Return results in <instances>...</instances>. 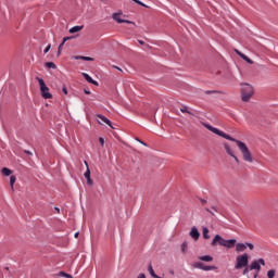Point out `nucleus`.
<instances>
[{
    "instance_id": "obj_1",
    "label": "nucleus",
    "mask_w": 278,
    "mask_h": 278,
    "mask_svg": "<svg viewBox=\"0 0 278 278\" xmlns=\"http://www.w3.org/2000/svg\"><path fill=\"white\" fill-rule=\"evenodd\" d=\"M203 127H205V129H208V131H212L213 134H216V136H220L222 138H225L226 140H230L231 142H236L239 151H241V153H242L244 162H249V164H252L253 154L251 153V150H249V147H247V143L232 138L231 136L225 134L223 130H219L218 128H215L210 124L203 123Z\"/></svg>"
},
{
    "instance_id": "obj_2",
    "label": "nucleus",
    "mask_w": 278,
    "mask_h": 278,
    "mask_svg": "<svg viewBox=\"0 0 278 278\" xmlns=\"http://www.w3.org/2000/svg\"><path fill=\"white\" fill-rule=\"evenodd\" d=\"M253 94H255V88H253V85L242 83L241 101H243V103H249V101H251V99L253 98Z\"/></svg>"
},
{
    "instance_id": "obj_3",
    "label": "nucleus",
    "mask_w": 278,
    "mask_h": 278,
    "mask_svg": "<svg viewBox=\"0 0 278 278\" xmlns=\"http://www.w3.org/2000/svg\"><path fill=\"white\" fill-rule=\"evenodd\" d=\"M36 79L39 84L41 97L43 99H53V94H51V92H49V87H47V84H45V80L40 77H37Z\"/></svg>"
},
{
    "instance_id": "obj_4",
    "label": "nucleus",
    "mask_w": 278,
    "mask_h": 278,
    "mask_svg": "<svg viewBox=\"0 0 278 278\" xmlns=\"http://www.w3.org/2000/svg\"><path fill=\"white\" fill-rule=\"evenodd\" d=\"M236 262L237 264L235 268L237 270H240V268H245V266H249V254L244 253L242 255L237 256Z\"/></svg>"
},
{
    "instance_id": "obj_5",
    "label": "nucleus",
    "mask_w": 278,
    "mask_h": 278,
    "mask_svg": "<svg viewBox=\"0 0 278 278\" xmlns=\"http://www.w3.org/2000/svg\"><path fill=\"white\" fill-rule=\"evenodd\" d=\"M247 247L250 249V251H253V249H255V247L253 245V243H237L236 244V251L237 253H242L244 251H247Z\"/></svg>"
},
{
    "instance_id": "obj_6",
    "label": "nucleus",
    "mask_w": 278,
    "mask_h": 278,
    "mask_svg": "<svg viewBox=\"0 0 278 278\" xmlns=\"http://www.w3.org/2000/svg\"><path fill=\"white\" fill-rule=\"evenodd\" d=\"M121 16H123V13H113L112 18L113 21H116V23H127L128 25H136V23L129 20H123L121 18Z\"/></svg>"
},
{
    "instance_id": "obj_7",
    "label": "nucleus",
    "mask_w": 278,
    "mask_h": 278,
    "mask_svg": "<svg viewBox=\"0 0 278 278\" xmlns=\"http://www.w3.org/2000/svg\"><path fill=\"white\" fill-rule=\"evenodd\" d=\"M211 247H225V239L220 235H216L211 242Z\"/></svg>"
},
{
    "instance_id": "obj_8",
    "label": "nucleus",
    "mask_w": 278,
    "mask_h": 278,
    "mask_svg": "<svg viewBox=\"0 0 278 278\" xmlns=\"http://www.w3.org/2000/svg\"><path fill=\"white\" fill-rule=\"evenodd\" d=\"M224 149L226 153L230 155V157H233L237 164H240V160L238 159V156H236V154L233 153V150L231 149V147H229V143H224Z\"/></svg>"
},
{
    "instance_id": "obj_9",
    "label": "nucleus",
    "mask_w": 278,
    "mask_h": 278,
    "mask_svg": "<svg viewBox=\"0 0 278 278\" xmlns=\"http://www.w3.org/2000/svg\"><path fill=\"white\" fill-rule=\"evenodd\" d=\"M193 268H200V270H214V266H205L203 263L201 262H197L193 264Z\"/></svg>"
},
{
    "instance_id": "obj_10",
    "label": "nucleus",
    "mask_w": 278,
    "mask_h": 278,
    "mask_svg": "<svg viewBox=\"0 0 278 278\" xmlns=\"http://www.w3.org/2000/svg\"><path fill=\"white\" fill-rule=\"evenodd\" d=\"M189 236L197 242V240L201 238V232H199V229H197V227H192Z\"/></svg>"
},
{
    "instance_id": "obj_11",
    "label": "nucleus",
    "mask_w": 278,
    "mask_h": 278,
    "mask_svg": "<svg viewBox=\"0 0 278 278\" xmlns=\"http://www.w3.org/2000/svg\"><path fill=\"white\" fill-rule=\"evenodd\" d=\"M236 239H229V240H227V239H225V241H224V247H225V249H233V247H236Z\"/></svg>"
},
{
    "instance_id": "obj_12",
    "label": "nucleus",
    "mask_w": 278,
    "mask_h": 278,
    "mask_svg": "<svg viewBox=\"0 0 278 278\" xmlns=\"http://www.w3.org/2000/svg\"><path fill=\"white\" fill-rule=\"evenodd\" d=\"M97 118L102 121V123H105V125H109V127H111V129H114V126H112V122L108 117H105L104 115L98 114Z\"/></svg>"
},
{
    "instance_id": "obj_13",
    "label": "nucleus",
    "mask_w": 278,
    "mask_h": 278,
    "mask_svg": "<svg viewBox=\"0 0 278 278\" xmlns=\"http://www.w3.org/2000/svg\"><path fill=\"white\" fill-rule=\"evenodd\" d=\"M83 77L86 79V81H88L89 84H92L93 86H99V83L94 79H92V77H90V75L83 73Z\"/></svg>"
},
{
    "instance_id": "obj_14",
    "label": "nucleus",
    "mask_w": 278,
    "mask_h": 278,
    "mask_svg": "<svg viewBox=\"0 0 278 278\" xmlns=\"http://www.w3.org/2000/svg\"><path fill=\"white\" fill-rule=\"evenodd\" d=\"M262 267L260 266L258 261H253L250 265V270H260Z\"/></svg>"
},
{
    "instance_id": "obj_15",
    "label": "nucleus",
    "mask_w": 278,
    "mask_h": 278,
    "mask_svg": "<svg viewBox=\"0 0 278 278\" xmlns=\"http://www.w3.org/2000/svg\"><path fill=\"white\" fill-rule=\"evenodd\" d=\"M199 260L201 262H214V257H212L211 255L199 256Z\"/></svg>"
},
{
    "instance_id": "obj_16",
    "label": "nucleus",
    "mask_w": 278,
    "mask_h": 278,
    "mask_svg": "<svg viewBox=\"0 0 278 278\" xmlns=\"http://www.w3.org/2000/svg\"><path fill=\"white\" fill-rule=\"evenodd\" d=\"M204 240H210V229L207 227H203L202 229Z\"/></svg>"
},
{
    "instance_id": "obj_17",
    "label": "nucleus",
    "mask_w": 278,
    "mask_h": 278,
    "mask_svg": "<svg viewBox=\"0 0 278 278\" xmlns=\"http://www.w3.org/2000/svg\"><path fill=\"white\" fill-rule=\"evenodd\" d=\"M148 271L150 273L151 277L153 278H161L160 276L155 275V270H153V265L148 266Z\"/></svg>"
},
{
    "instance_id": "obj_18",
    "label": "nucleus",
    "mask_w": 278,
    "mask_h": 278,
    "mask_svg": "<svg viewBox=\"0 0 278 278\" xmlns=\"http://www.w3.org/2000/svg\"><path fill=\"white\" fill-rule=\"evenodd\" d=\"M84 29V26H74L70 29V34H77V31H81Z\"/></svg>"
},
{
    "instance_id": "obj_19",
    "label": "nucleus",
    "mask_w": 278,
    "mask_h": 278,
    "mask_svg": "<svg viewBox=\"0 0 278 278\" xmlns=\"http://www.w3.org/2000/svg\"><path fill=\"white\" fill-rule=\"evenodd\" d=\"M2 175H4V177H10V175H12V170L8 167L2 168Z\"/></svg>"
},
{
    "instance_id": "obj_20",
    "label": "nucleus",
    "mask_w": 278,
    "mask_h": 278,
    "mask_svg": "<svg viewBox=\"0 0 278 278\" xmlns=\"http://www.w3.org/2000/svg\"><path fill=\"white\" fill-rule=\"evenodd\" d=\"M85 165L87 167V170L85 172V178L89 179L90 178V167L88 166V161H85Z\"/></svg>"
},
{
    "instance_id": "obj_21",
    "label": "nucleus",
    "mask_w": 278,
    "mask_h": 278,
    "mask_svg": "<svg viewBox=\"0 0 278 278\" xmlns=\"http://www.w3.org/2000/svg\"><path fill=\"white\" fill-rule=\"evenodd\" d=\"M76 60H85V62H92L94 59L90 56H76Z\"/></svg>"
},
{
    "instance_id": "obj_22",
    "label": "nucleus",
    "mask_w": 278,
    "mask_h": 278,
    "mask_svg": "<svg viewBox=\"0 0 278 278\" xmlns=\"http://www.w3.org/2000/svg\"><path fill=\"white\" fill-rule=\"evenodd\" d=\"M14 184H16V176H11L10 177V186L12 190H14Z\"/></svg>"
},
{
    "instance_id": "obj_23",
    "label": "nucleus",
    "mask_w": 278,
    "mask_h": 278,
    "mask_svg": "<svg viewBox=\"0 0 278 278\" xmlns=\"http://www.w3.org/2000/svg\"><path fill=\"white\" fill-rule=\"evenodd\" d=\"M45 66H46L47 68H58V66H55V63H53V62H47V63L45 64Z\"/></svg>"
},
{
    "instance_id": "obj_24",
    "label": "nucleus",
    "mask_w": 278,
    "mask_h": 278,
    "mask_svg": "<svg viewBox=\"0 0 278 278\" xmlns=\"http://www.w3.org/2000/svg\"><path fill=\"white\" fill-rule=\"evenodd\" d=\"M181 252H182V253H187V252H188V242H184V243L181 244Z\"/></svg>"
},
{
    "instance_id": "obj_25",
    "label": "nucleus",
    "mask_w": 278,
    "mask_h": 278,
    "mask_svg": "<svg viewBox=\"0 0 278 278\" xmlns=\"http://www.w3.org/2000/svg\"><path fill=\"white\" fill-rule=\"evenodd\" d=\"M59 277H66V278H73V276L71 274H66L64 271H60L59 273Z\"/></svg>"
},
{
    "instance_id": "obj_26",
    "label": "nucleus",
    "mask_w": 278,
    "mask_h": 278,
    "mask_svg": "<svg viewBox=\"0 0 278 278\" xmlns=\"http://www.w3.org/2000/svg\"><path fill=\"white\" fill-rule=\"evenodd\" d=\"M242 60H244L245 62H248V64H253V60L249 59V56H247L245 54L244 55H241Z\"/></svg>"
},
{
    "instance_id": "obj_27",
    "label": "nucleus",
    "mask_w": 278,
    "mask_h": 278,
    "mask_svg": "<svg viewBox=\"0 0 278 278\" xmlns=\"http://www.w3.org/2000/svg\"><path fill=\"white\" fill-rule=\"evenodd\" d=\"M180 112H182V114H192V112L188 111V106H182Z\"/></svg>"
},
{
    "instance_id": "obj_28",
    "label": "nucleus",
    "mask_w": 278,
    "mask_h": 278,
    "mask_svg": "<svg viewBox=\"0 0 278 278\" xmlns=\"http://www.w3.org/2000/svg\"><path fill=\"white\" fill-rule=\"evenodd\" d=\"M267 277L268 278H275V269L268 270Z\"/></svg>"
},
{
    "instance_id": "obj_29",
    "label": "nucleus",
    "mask_w": 278,
    "mask_h": 278,
    "mask_svg": "<svg viewBox=\"0 0 278 278\" xmlns=\"http://www.w3.org/2000/svg\"><path fill=\"white\" fill-rule=\"evenodd\" d=\"M135 3H137L138 5H142V8H147V5L142 2H140V0H132Z\"/></svg>"
},
{
    "instance_id": "obj_30",
    "label": "nucleus",
    "mask_w": 278,
    "mask_h": 278,
    "mask_svg": "<svg viewBox=\"0 0 278 278\" xmlns=\"http://www.w3.org/2000/svg\"><path fill=\"white\" fill-rule=\"evenodd\" d=\"M67 40H73V37H65V38H63L62 45H66Z\"/></svg>"
},
{
    "instance_id": "obj_31",
    "label": "nucleus",
    "mask_w": 278,
    "mask_h": 278,
    "mask_svg": "<svg viewBox=\"0 0 278 278\" xmlns=\"http://www.w3.org/2000/svg\"><path fill=\"white\" fill-rule=\"evenodd\" d=\"M64 47V43H61L59 46V50H58V55H61L62 54V48Z\"/></svg>"
},
{
    "instance_id": "obj_32",
    "label": "nucleus",
    "mask_w": 278,
    "mask_h": 278,
    "mask_svg": "<svg viewBox=\"0 0 278 278\" xmlns=\"http://www.w3.org/2000/svg\"><path fill=\"white\" fill-rule=\"evenodd\" d=\"M51 50V45H48L47 48L43 50V53H49Z\"/></svg>"
},
{
    "instance_id": "obj_33",
    "label": "nucleus",
    "mask_w": 278,
    "mask_h": 278,
    "mask_svg": "<svg viewBox=\"0 0 278 278\" xmlns=\"http://www.w3.org/2000/svg\"><path fill=\"white\" fill-rule=\"evenodd\" d=\"M62 92H64V94H68V89L66 88V86H63Z\"/></svg>"
},
{
    "instance_id": "obj_34",
    "label": "nucleus",
    "mask_w": 278,
    "mask_h": 278,
    "mask_svg": "<svg viewBox=\"0 0 278 278\" xmlns=\"http://www.w3.org/2000/svg\"><path fill=\"white\" fill-rule=\"evenodd\" d=\"M92 184H93L92 178H90V177L87 178V185H88V186H92Z\"/></svg>"
},
{
    "instance_id": "obj_35",
    "label": "nucleus",
    "mask_w": 278,
    "mask_h": 278,
    "mask_svg": "<svg viewBox=\"0 0 278 278\" xmlns=\"http://www.w3.org/2000/svg\"><path fill=\"white\" fill-rule=\"evenodd\" d=\"M257 262H258V265L262 264V266H266V263L264 262V258H260Z\"/></svg>"
},
{
    "instance_id": "obj_36",
    "label": "nucleus",
    "mask_w": 278,
    "mask_h": 278,
    "mask_svg": "<svg viewBox=\"0 0 278 278\" xmlns=\"http://www.w3.org/2000/svg\"><path fill=\"white\" fill-rule=\"evenodd\" d=\"M99 142H100V144L103 147V144H105V140L103 139V138H99Z\"/></svg>"
},
{
    "instance_id": "obj_37",
    "label": "nucleus",
    "mask_w": 278,
    "mask_h": 278,
    "mask_svg": "<svg viewBox=\"0 0 278 278\" xmlns=\"http://www.w3.org/2000/svg\"><path fill=\"white\" fill-rule=\"evenodd\" d=\"M249 270H251V267H245L243 270V275H247L249 273Z\"/></svg>"
},
{
    "instance_id": "obj_38",
    "label": "nucleus",
    "mask_w": 278,
    "mask_h": 278,
    "mask_svg": "<svg viewBox=\"0 0 278 278\" xmlns=\"http://www.w3.org/2000/svg\"><path fill=\"white\" fill-rule=\"evenodd\" d=\"M235 53H237V55H240L242 58V55H244L242 52H240L239 50H235Z\"/></svg>"
},
{
    "instance_id": "obj_39",
    "label": "nucleus",
    "mask_w": 278,
    "mask_h": 278,
    "mask_svg": "<svg viewBox=\"0 0 278 278\" xmlns=\"http://www.w3.org/2000/svg\"><path fill=\"white\" fill-rule=\"evenodd\" d=\"M137 278H147V275L144 274H139V276Z\"/></svg>"
},
{
    "instance_id": "obj_40",
    "label": "nucleus",
    "mask_w": 278,
    "mask_h": 278,
    "mask_svg": "<svg viewBox=\"0 0 278 278\" xmlns=\"http://www.w3.org/2000/svg\"><path fill=\"white\" fill-rule=\"evenodd\" d=\"M24 153H26V155H33V153L28 150H25Z\"/></svg>"
},
{
    "instance_id": "obj_41",
    "label": "nucleus",
    "mask_w": 278,
    "mask_h": 278,
    "mask_svg": "<svg viewBox=\"0 0 278 278\" xmlns=\"http://www.w3.org/2000/svg\"><path fill=\"white\" fill-rule=\"evenodd\" d=\"M201 203H202V205H205L207 203V200L201 199Z\"/></svg>"
},
{
    "instance_id": "obj_42",
    "label": "nucleus",
    "mask_w": 278,
    "mask_h": 278,
    "mask_svg": "<svg viewBox=\"0 0 278 278\" xmlns=\"http://www.w3.org/2000/svg\"><path fill=\"white\" fill-rule=\"evenodd\" d=\"M206 212H208V214H212V216H214V212H212L210 208H206Z\"/></svg>"
},
{
    "instance_id": "obj_43",
    "label": "nucleus",
    "mask_w": 278,
    "mask_h": 278,
    "mask_svg": "<svg viewBox=\"0 0 278 278\" xmlns=\"http://www.w3.org/2000/svg\"><path fill=\"white\" fill-rule=\"evenodd\" d=\"M216 91H205L206 94H214Z\"/></svg>"
},
{
    "instance_id": "obj_44",
    "label": "nucleus",
    "mask_w": 278,
    "mask_h": 278,
    "mask_svg": "<svg viewBox=\"0 0 278 278\" xmlns=\"http://www.w3.org/2000/svg\"><path fill=\"white\" fill-rule=\"evenodd\" d=\"M54 211L56 212V214H60V207H54Z\"/></svg>"
},
{
    "instance_id": "obj_45",
    "label": "nucleus",
    "mask_w": 278,
    "mask_h": 278,
    "mask_svg": "<svg viewBox=\"0 0 278 278\" xmlns=\"http://www.w3.org/2000/svg\"><path fill=\"white\" fill-rule=\"evenodd\" d=\"M74 237H75V238H79V232H76V233L74 235Z\"/></svg>"
},
{
    "instance_id": "obj_46",
    "label": "nucleus",
    "mask_w": 278,
    "mask_h": 278,
    "mask_svg": "<svg viewBox=\"0 0 278 278\" xmlns=\"http://www.w3.org/2000/svg\"><path fill=\"white\" fill-rule=\"evenodd\" d=\"M85 94H90V91L85 89Z\"/></svg>"
},
{
    "instance_id": "obj_47",
    "label": "nucleus",
    "mask_w": 278,
    "mask_h": 278,
    "mask_svg": "<svg viewBox=\"0 0 278 278\" xmlns=\"http://www.w3.org/2000/svg\"><path fill=\"white\" fill-rule=\"evenodd\" d=\"M138 42H140L141 45H144V41H142V40H138Z\"/></svg>"
},
{
    "instance_id": "obj_48",
    "label": "nucleus",
    "mask_w": 278,
    "mask_h": 278,
    "mask_svg": "<svg viewBox=\"0 0 278 278\" xmlns=\"http://www.w3.org/2000/svg\"><path fill=\"white\" fill-rule=\"evenodd\" d=\"M139 142H141V144H144V147H147V143H144V142H142V141H140V140H138Z\"/></svg>"
},
{
    "instance_id": "obj_49",
    "label": "nucleus",
    "mask_w": 278,
    "mask_h": 278,
    "mask_svg": "<svg viewBox=\"0 0 278 278\" xmlns=\"http://www.w3.org/2000/svg\"><path fill=\"white\" fill-rule=\"evenodd\" d=\"M115 68H117V71H121V72H123V70H121V67H116V66H115Z\"/></svg>"
},
{
    "instance_id": "obj_50",
    "label": "nucleus",
    "mask_w": 278,
    "mask_h": 278,
    "mask_svg": "<svg viewBox=\"0 0 278 278\" xmlns=\"http://www.w3.org/2000/svg\"><path fill=\"white\" fill-rule=\"evenodd\" d=\"M98 124H99V125H103V123H101V121H98Z\"/></svg>"
},
{
    "instance_id": "obj_51",
    "label": "nucleus",
    "mask_w": 278,
    "mask_h": 278,
    "mask_svg": "<svg viewBox=\"0 0 278 278\" xmlns=\"http://www.w3.org/2000/svg\"><path fill=\"white\" fill-rule=\"evenodd\" d=\"M212 210H214V212H217V211H216V207H214V206L212 207Z\"/></svg>"
},
{
    "instance_id": "obj_52",
    "label": "nucleus",
    "mask_w": 278,
    "mask_h": 278,
    "mask_svg": "<svg viewBox=\"0 0 278 278\" xmlns=\"http://www.w3.org/2000/svg\"><path fill=\"white\" fill-rule=\"evenodd\" d=\"M100 1H105V0H100Z\"/></svg>"
}]
</instances>
